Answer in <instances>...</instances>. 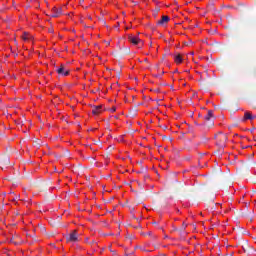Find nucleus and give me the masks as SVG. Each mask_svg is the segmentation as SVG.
Here are the masks:
<instances>
[{"instance_id": "obj_1", "label": "nucleus", "mask_w": 256, "mask_h": 256, "mask_svg": "<svg viewBox=\"0 0 256 256\" xmlns=\"http://www.w3.org/2000/svg\"><path fill=\"white\" fill-rule=\"evenodd\" d=\"M216 145L219 147H225V143H227V136L223 133H219L215 136Z\"/></svg>"}, {"instance_id": "obj_2", "label": "nucleus", "mask_w": 256, "mask_h": 256, "mask_svg": "<svg viewBox=\"0 0 256 256\" xmlns=\"http://www.w3.org/2000/svg\"><path fill=\"white\" fill-rule=\"evenodd\" d=\"M67 243H78L79 233L77 230H73L66 239Z\"/></svg>"}, {"instance_id": "obj_3", "label": "nucleus", "mask_w": 256, "mask_h": 256, "mask_svg": "<svg viewBox=\"0 0 256 256\" xmlns=\"http://www.w3.org/2000/svg\"><path fill=\"white\" fill-rule=\"evenodd\" d=\"M56 73H58V75H61L62 77H68L69 70H66L65 66L61 64L60 67L56 69Z\"/></svg>"}, {"instance_id": "obj_4", "label": "nucleus", "mask_w": 256, "mask_h": 256, "mask_svg": "<svg viewBox=\"0 0 256 256\" xmlns=\"http://www.w3.org/2000/svg\"><path fill=\"white\" fill-rule=\"evenodd\" d=\"M128 41H130L132 45H139V43H141V39L135 35H129Z\"/></svg>"}, {"instance_id": "obj_5", "label": "nucleus", "mask_w": 256, "mask_h": 256, "mask_svg": "<svg viewBox=\"0 0 256 256\" xmlns=\"http://www.w3.org/2000/svg\"><path fill=\"white\" fill-rule=\"evenodd\" d=\"M253 119H255V116H253V114H251V112L247 111L244 113V117L242 119L243 123H245V121H253Z\"/></svg>"}, {"instance_id": "obj_6", "label": "nucleus", "mask_w": 256, "mask_h": 256, "mask_svg": "<svg viewBox=\"0 0 256 256\" xmlns=\"http://www.w3.org/2000/svg\"><path fill=\"white\" fill-rule=\"evenodd\" d=\"M174 63L176 65H181V63H183V55L181 54H175L174 55Z\"/></svg>"}, {"instance_id": "obj_7", "label": "nucleus", "mask_w": 256, "mask_h": 256, "mask_svg": "<svg viewBox=\"0 0 256 256\" xmlns=\"http://www.w3.org/2000/svg\"><path fill=\"white\" fill-rule=\"evenodd\" d=\"M21 39L23 41L29 42V41H33V36L27 32H24L21 36Z\"/></svg>"}, {"instance_id": "obj_8", "label": "nucleus", "mask_w": 256, "mask_h": 256, "mask_svg": "<svg viewBox=\"0 0 256 256\" xmlns=\"http://www.w3.org/2000/svg\"><path fill=\"white\" fill-rule=\"evenodd\" d=\"M171 21V18L169 16H162V18L158 21V25H167Z\"/></svg>"}, {"instance_id": "obj_9", "label": "nucleus", "mask_w": 256, "mask_h": 256, "mask_svg": "<svg viewBox=\"0 0 256 256\" xmlns=\"http://www.w3.org/2000/svg\"><path fill=\"white\" fill-rule=\"evenodd\" d=\"M103 111L102 106H96L92 109V114L93 115H100V113Z\"/></svg>"}, {"instance_id": "obj_10", "label": "nucleus", "mask_w": 256, "mask_h": 256, "mask_svg": "<svg viewBox=\"0 0 256 256\" xmlns=\"http://www.w3.org/2000/svg\"><path fill=\"white\" fill-rule=\"evenodd\" d=\"M52 12L54 13L53 17H59V15H61L62 10H61V8L54 7L52 9Z\"/></svg>"}, {"instance_id": "obj_11", "label": "nucleus", "mask_w": 256, "mask_h": 256, "mask_svg": "<svg viewBox=\"0 0 256 256\" xmlns=\"http://www.w3.org/2000/svg\"><path fill=\"white\" fill-rule=\"evenodd\" d=\"M213 117V110H208L207 115L204 117L205 121H211V118Z\"/></svg>"}, {"instance_id": "obj_12", "label": "nucleus", "mask_w": 256, "mask_h": 256, "mask_svg": "<svg viewBox=\"0 0 256 256\" xmlns=\"http://www.w3.org/2000/svg\"><path fill=\"white\" fill-rule=\"evenodd\" d=\"M112 111H113V112H115V111H116V109H115V108H113V109H112Z\"/></svg>"}]
</instances>
